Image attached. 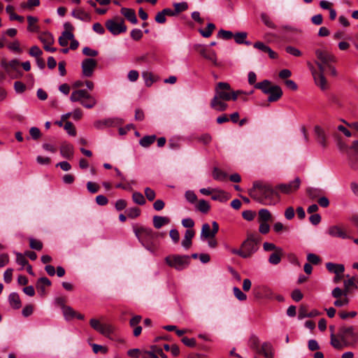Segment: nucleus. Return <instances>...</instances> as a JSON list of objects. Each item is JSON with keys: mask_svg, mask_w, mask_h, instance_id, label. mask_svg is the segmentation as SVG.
<instances>
[{"mask_svg": "<svg viewBox=\"0 0 358 358\" xmlns=\"http://www.w3.org/2000/svg\"><path fill=\"white\" fill-rule=\"evenodd\" d=\"M350 299L348 296L336 299L334 301V304L336 307H341L343 306H346L349 303Z\"/></svg>", "mask_w": 358, "mask_h": 358, "instance_id": "680f3d73", "label": "nucleus"}, {"mask_svg": "<svg viewBox=\"0 0 358 358\" xmlns=\"http://www.w3.org/2000/svg\"><path fill=\"white\" fill-rule=\"evenodd\" d=\"M259 222H267L272 220V215L270 211L266 208H262L258 213Z\"/></svg>", "mask_w": 358, "mask_h": 358, "instance_id": "2f4dec72", "label": "nucleus"}, {"mask_svg": "<svg viewBox=\"0 0 358 358\" xmlns=\"http://www.w3.org/2000/svg\"><path fill=\"white\" fill-rule=\"evenodd\" d=\"M39 40L45 45H52L54 43V38L49 32H44L38 36Z\"/></svg>", "mask_w": 358, "mask_h": 358, "instance_id": "e433bc0d", "label": "nucleus"}, {"mask_svg": "<svg viewBox=\"0 0 358 358\" xmlns=\"http://www.w3.org/2000/svg\"><path fill=\"white\" fill-rule=\"evenodd\" d=\"M314 131L316 135V140L318 142V143H320L324 148L326 147L327 141L324 129L320 126H315Z\"/></svg>", "mask_w": 358, "mask_h": 358, "instance_id": "4be33fe9", "label": "nucleus"}, {"mask_svg": "<svg viewBox=\"0 0 358 358\" xmlns=\"http://www.w3.org/2000/svg\"><path fill=\"white\" fill-rule=\"evenodd\" d=\"M42 53V50L36 45L32 46L29 49V55L36 58L39 57Z\"/></svg>", "mask_w": 358, "mask_h": 358, "instance_id": "774afa93", "label": "nucleus"}, {"mask_svg": "<svg viewBox=\"0 0 358 358\" xmlns=\"http://www.w3.org/2000/svg\"><path fill=\"white\" fill-rule=\"evenodd\" d=\"M135 234L142 245L148 250L155 252L157 245L155 243V240L159 236H163L158 232H155L152 229L141 227L134 229Z\"/></svg>", "mask_w": 358, "mask_h": 358, "instance_id": "7ed1b4c3", "label": "nucleus"}, {"mask_svg": "<svg viewBox=\"0 0 358 358\" xmlns=\"http://www.w3.org/2000/svg\"><path fill=\"white\" fill-rule=\"evenodd\" d=\"M132 199L134 202L138 205H144L145 203V199L141 192H134L132 195Z\"/></svg>", "mask_w": 358, "mask_h": 358, "instance_id": "de8ad7c7", "label": "nucleus"}, {"mask_svg": "<svg viewBox=\"0 0 358 358\" xmlns=\"http://www.w3.org/2000/svg\"><path fill=\"white\" fill-rule=\"evenodd\" d=\"M261 237L253 234H248L247 238L242 243L243 258L252 257L259 249Z\"/></svg>", "mask_w": 358, "mask_h": 358, "instance_id": "423d86ee", "label": "nucleus"}, {"mask_svg": "<svg viewBox=\"0 0 358 358\" xmlns=\"http://www.w3.org/2000/svg\"><path fill=\"white\" fill-rule=\"evenodd\" d=\"M29 247L33 249L38 251H40L43 248V243L37 239H35L34 238H30L29 239Z\"/></svg>", "mask_w": 358, "mask_h": 358, "instance_id": "a18cd8bd", "label": "nucleus"}, {"mask_svg": "<svg viewBox=\"0 0 358 358\" xmlns=\"http://www.w3.org/2000/svg\"><path fill=\"white\" fill-rule=\"evenodd\" d=\"M338 337L345 347H355L358 343V327L342 326L339 328Z\"/></svg>", "mask_w": 358, "mask_h": 358, "instance_id": "20e7f679", "label": "nucleus"}, {"mask_svg": "<svg viewBox=\"0 0 358 358\" xmlns=\"http://www.w3.org/2000/svg\"><path fill=\"white\" fill-rule=\"evenodd\" d=\"M16 262L21 265L22 267L28 265V260L26 259L24 255L20 252H16Z\"/></svg>", "mask_w": 358, "mask_h": 358, "instance_id": "5fc2aeb1", "label": "nucleus"}, {"mask_svg": "<svg viewBox=\"0 0 358 358\" xmlns=\"http://www.w3.org/2000/svg\"><path fill=\"white\" fill-rule=\"evenodd\" d=\"M27 21L29 24L27 29L29 31H37L38 27L36 25V24L38 22V19L33 16H28Z\"/></svg>", "mask_w": 358, "mask_h": 358, "instance_id": "79ce46f5", "label": "nucleus"}, {"mask_svg": "<svg viewBox=\"0 0 358 358\" xmlns=\"http://www.w3.org/2000/svg\"><path fill=\"white\" fill-rule=\"evenodd\" d=\"M10 305L14 309H19L21 307V301L18 294L15 292L11 293L8 296Z\"/></svg>", "mask_w": 358, "mask_h": 358, "instance_id": "c756f323", "label": "nucleus"}, {"mask_svg": "<svg viewBox=\"0 0 358 358\" xmlns=\"http://www.w3.org/2000/svg\"><path fill=\"white\" fill-rule=\"evenodd\" d=\"M231 87L228 83L219 82L215 87V95L210 101V107L217 111H224L228 108L226 101L231 100Z\"/></svg>", "mask_w": 358, "mask_h": 358, "instance_id": "f03ea898", "label": "nucleus"}, {"mask_svg": "<svg viewBox=\"0 0 358 358\" xmlns=\"http://www.w3.org/2000/svg\"><path fill=\"white\" fill-rule=\"evenodd\" d=\"M255 87L261 90L263 93L268 94V101L275 102L279 100L282 96V90L278 85H273L268 80H264L255 85Z\"/></svg>", "mask_w": 358, "mask_h": 358, "instance_id": "39448f33", "label": "nucleus"}, {"mask_svg": "<svg viewBox=\"0 0 358 358\" xmlns=\"http://www.w3.org/2000/svg\"><path fill=\"white\" fill-rule=\"evenodd\" d=\"M126 213L128 217L134 219L140 215L141 210L137 207H134L127 209Z\"/></svg>", "mask_w": 358, "mask_h": 358, "instance_id": "09e8293b", "label": "nucleus"}, {"mask_svg": "<svg viewBox=\"0 0 358 358\" xmlns=\"http://www.w3.org/2000/svg\"><path fill=\"white\" fill-rule=\"evenodd\" d=\"M143 31L139 29H134L131 31V37L134 41H139L143 37Z\"/></svg>", "mask_w": 358, "mask_h": 358, "instance_id": "69168bd1", "label": "nucleus"}, {"mask_svg": "<svg viewBox=\"0 0 358 358\" xmlns=\"http://www.w3.org/2000/svg\"><path fill=\"white\" fill-rule=\"evenodd\" d=\"M87 190L92 194L96 193L99 190V185L93 182H88L87 183Z\"/></svg>", "mask_w": 358, "mask_h": 358, "instance_id": "e2e57ef3", "label": "nucleus"}, {"mask_svg": "<svg viewBox=\"0 0 358 358\" xmlns=\"http://www.w3.org/2000/svg\"><path fill=\"white\" fill-rule=\"evenodd\" d=\"M301 180L299 178H296L294 180L287 184H279L275 187L276 190H279L283 194H291L296 192L300 187Z\"/></svg>", "mask_w": 358, "mask_h": 358, "instance_id": "ddd939ff", "label": "nucleus"}, {"mask_svg": "<svg viewBox=\"0 0 358 358\" xmlns=\"http://www.w3.org/2000/svg\"><path fill=\"white\" fill-rule=\"evenodd\" d=\"M50 285L51 281L46 277H42L37 280L36 288L41 296H44L45 294V287H50Z\"/></svg>", "mask_w": 358, "mask_h": 358, "instance_id": "a211bd4d", "label": "nucleus"}, {"mask_svg": "<svg viewBox=\"0 0 358 358\" xmlns=\"http://www.w3.org/2000/svg\"><path fill=\"white\" fill-rule=\"evenodd\" d=\"M143 77L145 80V83L147 87H150L152 85V83L155 81L152 73L144 72L143 73Z\"/></svg>", "mask_w": 358, "mask_h": 358, "instance_id": "3c124183", "label": "nucleus"}, {"mask_svg": "<svg viewBox=\"0 0 358 358\" xmlns=\"http://www.w3.org/2000/svg\"><path fill=\"white\" fill-rule=\"evenodd\" d=\"M64 129L67 131V133L71 136H76V131L74 125L71 122H66L64 124Z\"/></svg>", "mask_w": 358, "mask_h": 358, "instance_id": "052dcab7", "label": "nucleus"}, {"mask_svg": "<svg viewBox=\"0 0 358 358\" xmlns=\"http://www.w3.org/2000/svg\"><path fill=\"white\" fill-rule=\"evenodd\" d=\"M171 220L168 217L155 215L152 218L153 226L155 229H160L164 225L169 224Z\"/></svg>", "mask_w": 358, "mask_h": 358, "instance_id": "b1692460", "label": "nucleus"}, {"mask_svg": "<svg viewBox=\"0 0 358 358\" xmlns=\"http://www.w3.org/2000/svg\"><path fill=\"white\" fill-rule=\"evenodd\" d=\"M194 49L198 53H199L203 58L211 62L214 65H218V62L217 60V55L214 50H210L207 46L201 44L194 45Z\"/></svg>", "mask_w": 358, "mask_h": 358, "instance_id": "1a4fd4ad", "label": "nucleus"}, {"mask_svg": "<svg viewBox=\"0 0 358 358\" xmlns=\"http://www.w3.org/2000/svg\"><path fill=\"white\" fill-rule=\"evenodd\" d=\"M246 32H238L234 35V40L236 43L238 44L244 43L245 39L247 38Z\"/></svg>", "mask_w": 358, "mask_h": 358, "instance_id": "4d7b16f0", "label": "nucleus"}, {"mask_svg": "<svg viewBox=\"0 0 358 358\" xmlns=\"http://www.w3.org/2000/svg\"><path fill=\"white\" fill-rule=\"evenodd\" d=\"M62 311L66 320H71L76 315V312L70 306L64 307Z\"/></svg>", "mask_w": 358, "mask_h": 358, "instance_id": "49530a36", "label": "nucleus"}, {"mask_svg": "<svg viewBox=\"0 0 358 358\" xmlns=\"http://www.w3.org/2000/svg\"><path fill=\"white\" fill-rule=\"evenodd\" d=\"M60 153L64 157L69 159H71L73 155V145L70 143H63L60 148Z\"/></svg>", "mask_w": 358, "mask_h": 358, "instance_id": "a878e982", "label": "nucleus"}, {"mask_svg": "<svg viewBox=\"0 0 358 358\" xmlns=\"http://www.w3.org/2000/svg\"><path fill=\"white\" fill-rule=\"evenodd\" d=\"M249 195L260 203L270 206L276 203L275 196L279 198L278 193L270 184L259 180L253 182L252 188L249 190Z\"/></svg>", "mask_w": 358, "mask_h": 358, "instance_id": "f257e3e1", "label": "nucleus"}, {"mask_svg": "<svg viewBox=\"0 0 358 358\" xmlns=\"http://www.w3.org/2000/svg\"><path fill=\"white\" fill-rule=\"evenodd\" d=\"M283 255V250L282 248L277 249L275 252H273L268 258V262L271 264L276 265L278 264L282 259Z\"/></svg>", "mask_w": 358, "mask_h": 358, "instance_id": "cd10ccee", "label": "nucleus"}, {"mask_svg": "<svg viewBox=\"0 0 358 358\" xmlns=\"http://www.w3.org/2000/svg\"><path fill=\"white\" fill-rule=\"evenodd\" d=\"M2 66L7 71H8L9 69H10L14 70L15 71H18V69H19V66H20V63L19 60L15 59L10 60L8 63L2 62Z\"/></svg>", "mask_w": 358, "mask_h": 358, "instance_id": "58836bf2", "label": "nucleus"}, {"mask_svg": "<svg viewBox=\"0 0 358 358\" xmlns=\"http://www.w3.org/2000/svg\"><path fill=\"white\" fill-rule=\"evenodd\" d=\"M326 268L329 272L334 273L336 275L343 274V273L345 271V267L343 264H334L331 262L327 263Z\"/></svg>", "mask_w": 358, "mask_h": 358, "instance_id": "393cba45", "label": "nucleus"}, {"mask_svg": "<svg viewBox=\"0 0 358 358\" xmlns=\"http://www.w3.org/2000/svg\"><path fill=\"white\" fill-rule=\"evenodd\" d=\"M201 236L204 239L215 237L212 235L210 227L208 224L205 223L202 225Z\"/></svg>", "mask_w": 358, "mask_h": 358, "instance_id": "ea45409f", "label": "nucleus"}, {"mask_svg": "<svg viewBox=\"0 0 358 358\" xmlns=\"http://www.w3.org/2000/svg\"><path fill=\"white\" fill-rule=\"evenodd\" d=\"M249 346L251 349L255 350L256 352L259 350V340L257 336L253 335L250 338Z\"/></svg>", "mask_w": 358, "mask_h": 358, "instance_id": "c03bdc74", "label": "nucleus"}, {"mask_svg": "<svg viewBox=\"0 0 358 358\" xmlns=\"http://www.w3.org/2000/svg\"><path fill=\"white\" fill-rule=\"evenodd\" d=\"M215 29V26L213 23H208L207 24L206 30L200 29L199 33L201 34L202 36L205 38H208L211 36L213 31Z\"/></svg>", "mask_w": 358, "mask_h": 358, "instance_id": "37998d69", "label": "nucleus"}, {"mask_svg": "<svg viewBox=\"0 0 358 358\" xmlns=\"http://www.w3.org/2000/svg\"><path fill=\"white\" fill-rule=\"evenodd\" d=\"M173 7L176 14L178 15L180 12L186 10L188 8V4L186 2L175 3Z\"/></svg>", "mask_w": 358, "mask_h": 358, "instance_id": "8fccbe9b", "label": "nucleus"}, {"mask_svg": "<svg viewBox=\"0 0 358 358\" xmlns=\"http://www.w3.org/2000/svg\"><path fill=\"white\" fill-rule=\"evenodd\" d=\"M72 15L82 21L90 22L91 20L90 15L80 8L73 10Z\"/></svg>", "mask_w": 358, "mask_h": 358, "instance_id": "bb28decb", "label": "nucleus"}, {"mask_svg": "<svg viewBox=\"0 0 358 358\" xmlns=\"http://www.w3.org/2000/svg\"><path fill=\"white\" fill-rule=\"evenodd\" d=\"M327 233L332 237L341 238L343 239L350 238L351 237L347 234L346 231L338 225H333L328 228Z\"/></svg>", "mask_w": 358, "mask_h": 358, "instance_id": "dca6fc26", "label": "nucleus"}, {"mask_svg": "<svg viewBox=\"0 0 358 358\" xmlns=\"http://www.w3.org/2000/svg\"><path fill=\"white\" fill-rule=\"evenodd\" d=\"M6 11L9 14L10 20H17L20 22H24V17L14 13V7L13 6L8 5L6 8Z\"/></svg>", "mask_w": 358, "mask_h": 358, "instance_id": "f704fd0d", "label": "nucleus"}, {"mask_svg": "<svg viewBox=\"0 0 358 358\" xmlns=\"http://www.w3.org/2000/svg\"><path fill=\"white\" fill-rule=\"evenodd\" d=\"M255 296L257 299L267 298L271 299L273 297L272 290L266 286H259L253 289Z\"/></svg>", "mask_w": 358, "mask_h": 358, "instance_id": "f3484780", "label": "nucleus"}, {"mask_svg": "<svg viewBox=\"0 0 358 358\" xmlns=\"http://www.w3.org/2000/svg\"><path fill=\"white\" fill-rule=\"evenodd\" d=\"M97 65V62L94 59L87 58L82 62V72L84 76L91 77Z\"/></svg>", "mask_w": 358, "mask_h": 358, "instance_id": "4468645a", "label": "nucleus"}, {"mask_svg": "<svg viewBox=\"0 0 358 358\" xmlns=\"http://www.w3.org/2000/svg\"><path fill=\"white\" fill-rule=\"evenodd\" d=\"M65 31L62 33V36L59 38V43L61 46H66L69 43V41H71L73 38L72 30L73 26L69 23L66 22L64 24Z\"/></svg>", "mask_w": 358, "mask_h": 358, "instance_id": "2eb2a0df", "label": "nucleus"}, {"mask_svg": "<svg viewBox=\"0 0 358 358\" xmlns=\"http://www.w3.org/2000/svg\"><path fill=\"white\" fill-rule=\"evenodd\" d=\"M166 263L178 271L186 268L190 263V257L188 255H171L165 258Z\"/></svg>", "mask_w": 358, "mask_h": 358, "instance_id": "6e6552de", "label": "nucleus"}, {"mask_svg": "<svg viewBox=\"0 0 358 358\" xmlns=\"http://www.w3.org/2000/svg\"><path fill=\"white\" fill-rule=\"evenodd\" d=\"M39 4V0H28L27 2L21 3L20 6L22 8L31 9L34 6H38Z\"/></svg>", "mask_w": 358, "mask_h": 358, "instance_id": "864d4df0", "label": "nucleus"}, {"mask_svg": "<svg viewBox=\"0 0 358 358\" xmlns=\"http://www.w3.org/2000/svg\"><path fill=\"white\" fill-rule=\"evenodd\" d=\"M308 66L310 71H311L315 84L320 87L321 90H326L327 88V82L324 77V72L320 71H317L313 65L310 62H308Z\"/></svg>", "mask_w": 358, "mask_h": 358, "instance_id": "f8f14e48", "label": "nucleus"}, {"mask_svg": "<svg viewBox=\"0 0 358 358\" xmlns=\"http://www.w3.org/2000/svg\"><path fill=\"white\" fill-rule=\"evenodd\" d=\"M315 53L317 58L315 62L320 71L325 72L327 68L336 62V57L327 50L317 49Z\"/></svg>", "mask_w": 358, "mask_h": 358, "instance_id": "0eeeda50", "label": "nucleus"}, {"mask_svg": "<svg viewBox=\"0 0 358 358\" xmlns=\"http://www.w3.org/2000/svg\"><path fill=\"white\" fill-rule=\"evenodd\" d=\"M121 13L125 17L127 20L130 21L132 24H135L138 22L136 15L134 9L122 8L121 9Z\"/></svg>", "mask_w": 358, "mask_h": 358, "instance_id": "5701e85b", "label": "nucleus"}, {"mask_svg": "<svg viewBox=\"0 0 358 358\" xmlns=\"http://www.w3.org/2000/svg\"><path fill=\"white\" fill-rule=\"evenodd\" d=\"M106 27L113 35H117L127 31V27L122 19L108 20L106 22Z\"/></svg>", "mask_w": 358, "mask_h": 358, "instance_id": "9d476101", "label": "nucleus"}, {"mask_svg": "<svg viewBox=\"0 0 358 358\" xmlns=\"http://www.w3.org/2000/svg\"><path fill=\"white\" fill-rule=\"evenodd\" d=\"M88 94L89 93L85 90H76L71 93L70 100L72 102L81 103Z\"/></svg>", "mask_w": 358, "mask_h": 358, "instance_id": "6ab92c4d", "label": "nucleus"}, {"mask_svg": "<svg viewBox=\"0 0 358 358\" xmlns=\"http://www.w3.org/2000/svg\"><path fill=\"white\" fill-rule=\"evenodd\" d=\"M260 18L262 22L268 28L271 29H276L277 26L272 20L271 17L266 13H262L260 15Z\"/></svg>", "mask_w": 358, "mask_h": 358, "instance_id": "7c9ffc66", "label": "nucleus"}, {"mask_svg": "<svg viewBox=\"0 0 358 358\" xmlns=\"http://www.w3.org/2000/svg\"><path fill=\"white\" fill-rule=\"evenodd\" d=\"M144 193L148 201H152L155 199L156 194L152 189L150 187H145Z\"/></svg>", "mask_w": 358, "mask_h": 358, "instance_id": "0e129e2a", "label": "nucleus"}, {"mask_svg": "<svg viewBox=\"0 0 358 358\" xmlns=\"http://www.w3.org/2000/svg\"><path fill=\"white\" fill-rule=\"evenodd\" d=\"M196 208L200 212L203 213H206L210 210V205L206 201L201 199L199 201L198 203L196 206Z\"/></svg>", "mask_w": 358, "mask_h": 358, "instance_id": "a19ab883", "label": "nucleus"}, {"mask_svg": "<svg viewBox=\"0 0 358 358\" xmlns=\"http://www.w3.org/2000/svg\"><path fill=\"white\" fill-rule=\"evenodd\" d=\"M213 177L216 180L224 181L227 179V174L218 168L215 167L213 171Z\"/></svg>", "mask_w": 358, "mask_h": 358, "instance_id": "4c0bfd02", "label": "nucleus"}, {"mask_svg": "<svg viewBox=\"0 0 358 358\" xmlns=\"http://www.w3.org/2000/svg\"><path fill=\"white\" fill-rule=\"evenodd\" d=\"M96 99L90 94H88L85 99H83V101H81L80 104L86 108H92L96 106Z\"/></svg>", "mask_w": 358, "mask_h": 358, "instance_id": "473e14b6", "label": "nucleus"}, {"mask_svg": "<svg viewBox=\"0 0 358 358\" xmlns=\"http://www.w3.org/2000/svg\"><path fill=\"white\" fill-rule=\"evenodd\" d=\"M229 194L226 192L221 189H213L211 199L215 201H220L221 202L227 201L229 199Z\"/></svg>", "mask_w": 358, "mask_h": 358, "instance_id": "aec40b11", "label": "nucleus"}, {"mask_svg": "<svg viewBox=\"0 0 358 358\" xmlns=\"http://www.w3.org/2000/svg\"><path fill=\"white\" fill-rule=\"evenodd\" d=\"M257 353L262 354L266 358H273V347L268 342L264 343Z\"/></svg>", "mask_w": 358, "mask_h": 358, "instance_id": "412c9836", "label": "nucleus"}, {"mask_svg": "<svg viewBox=\"0 0 358 358\" xmlns=\"http://www.w3.org/2000/svg\"><path fill=\"white\" fill-rule=\"evenodd\" d=\"M217 36L218 37L224 40H229L234 37V34L231 31L224 29L220 30L217 34Z\"/></svg>", "mask_w": 358, "mask_h": 358, "instance_id": "bf43d9fd", "label": "nucleus"}, {"mask_svg": "<svg viewBox=\"0 0 358 358\" xmlns=\"http://www.w3.org/2000/svg\"><path fill=\"white\" fill-rule=\"evenodd\" d=\"M341 342V340L340 341L338 338H336L334 334L332 332L331 334V345L336 349H341L343 346Z\"/></svg>", "mask_w": 358, "mask_h": 358, "instance_id": "603ef678", "label": "nucleus"}, {"mask_svg": "<svg viewBox=\"0 0 358 358\" xmlns=\"http://www.w3.org/2000/svg\"><path fill=\"white\" fill-rule=\"evenodd\" d=\"M307 260L309 262L310 264H313L315 265H317L321 262L320 257L318 255L313 253H309L307 255Z\"/></svg>", "mask_w": 358, "mask_h": 358, "instance_id": "13d9d810", "label": "nucleus"}, {"mask_svg": "<svg viewBox=\"0 0 358 358\" xmlns=\"http://www.w3.org/2000/svg\"><path fill=\"white\" fill-rule=\"evenodd\" d=\"M194 231L192 229H187L185 231L184 239L182 241V245L186 248L188 249L192 245V239L194 236Z\"/></svg>", "mask_w": 358, "mask_h": 358, "instance_id": "c85d7f7f", "label": "nucleus"}, {"mask_svg": "<svg viewBox=\"0 0 358 358\" xmlns=\"http://www.w3.org/2000/svg\"><path fill=\"white\" fill-rule=\"evenodd\" d=\"M20 42L16 40V41H13V43H10L8 45V48L9 50H10L12 51H14V52H16L18 53H21L22 49L20 48Z\"/></svg>", "mask_w": 358, "mask_h": 358, "instance_id": "338daca9", "label": "nucleus"}, {"mask_svg": "<svg viewBox=\"0 0 358 358\" xmlns=\"http://www.w3.org/2000/svg\"><path fill=\"white\" fill-rule=\"evenodd\" d=\"M233 292L234 296L239 301H245L247 299L246 294H245L238 287H234L233 288Z\"/></svg>", "mask_w": 358, "mask_h": 358, "instance_id": "6e6d98bb", "label": "nucleus"}, {"mask_svg": "<svg viewBox=\"0 0 358 358\" xmlns=\"http://www.w3.org/2000/svg\"><path fill=\"white\" fill-rule=\"evenodd\" d=\"M156 138L155 135L145 136L140 140L139 143L142 147L148 148L155 141Z\"/></svg>", "mask_w": 358, "mask_h": 358, "instance_id": "c9c22d12", "label": "nucleus"}, {"mask_svg": "<svg viewBox=\"0 0 358 358\" xmlns=\"http://www.w3.org/2000/svg\"><path fill=\"white\" fill-rule=\"evenodd\" d=\"M90 324L95 331L105 336L108 337L113 332V327L111 324L101 323L96 319H91Z\"/></svg>", "mask_w": 358, "mask_h": 358, "instance_id": "9b49d317", "label": "nucleus"}, {"mask_svg": "<svg viewBox=\"0 0 358 358\" xmlns=\"http://www.w3.org/2000/svg\"><path fill=\"white\" fill-rule=\"evenodd\" d=\"M115 122H116V120H115V119H106L104 120H97V121L94 122V126L96 129H103V127H110V126L113 125L115 123Z\"/></svg>", "mask_w": 358, "mask_h": 358, "instance_id": "72a5a7b5", "label": "nucleus"}]
</instances>
